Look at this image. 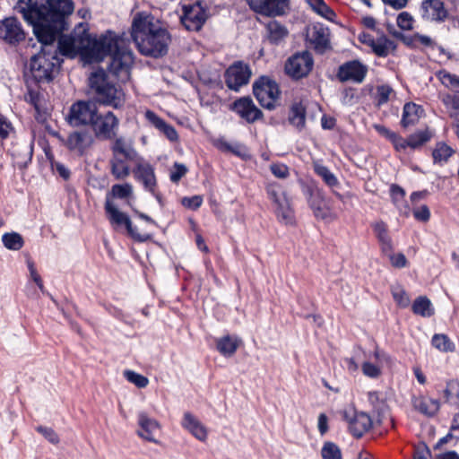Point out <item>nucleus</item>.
Wrapping results in <instances>:
<instances>
[{
  "label": "nucleus",
  "mask_w": 459,
  "mask_h": 459,
  "mask_svg": "<svg viewBox=\"0 0 459 459\" xmlns=\"http://www.w3.org/2000/svg\"><path fill=\"white\" fill-rule=\"evenodd\" d=\"M87 30V23L80 22L73 34L60 36L57 47L60 54L70 58L80 54L87 64L101 62L109 55V72L122 82L128 81L134 57L131 50L124 46V40L110 30L98 37Z\"/></svg>",
  "instance_id": "nucleus-1"
},
{
  "label": "nucleus",
  "mask_w": 459,
  "mask_h": 459,
  "mask_svg": "<svg viewBox=\"0 0 459 459\" xmlns=\"http://www.w3.org/2000/svg\"><path fill=\"white\" fill-rule=\"evenodd\" d=\"M17 13L33 28L40 43H54L59 33L66 29L65 18L74 11L72 0H19L15 4Z\"/></svg>",
  "instance_id": "nucleus-2"
},
{
  "label": "nucleus",
  "mask_w": 459,
  "mask_h": 459,
  "mask_svg": "<svg viewBox=\"0 0 459 459\" xmlns=\"http://www.w3.org/2000/svg\"><path fill=\"white\" fill-rule=\"evenodd\" d=\"M131 37L143 55L154 57L165 55L170 42L167 30L147 13H138L134 16Z\"/></svg>",
  "instance_id": "nucleus-3"
},
{
  "label": "nucleus",
  "mask_w": 459,
  "mask_h": 459,
  "mask_svg": "<svg viewBox=\"0 0 459 459\" xmlns=\"http://www.w3.org/2000/svg\"><path fill=\"white\" fill-rule=\"evenodd\" d=\"M90 86L96 93L97 100L113 108H121L126 102L124 91L110 83L107 80L106 73L99 70L91 74L89 78Z\"/></svg>",
  "instance_id": "nucleus-4"
},
{
  "label": "nucleus",
  "mask_w": 459,
  "mask_h": 459,
  "mask_svg": "<svg viewBox=\"0 0 459 459\" xmlns=\"http://www.w3.org/2000/svg\"><path fill=\"white\" fill-rule=\"evenodd\" d=\"M53 43H41V51L30 59V68L33 78L38 82H48L52 79L56 67L59 65L56 53H51L48 48Z\"/></svg>",
  "instance_id": "nucleus-5"
},
{
  "label": "nucleus",
  "mask_w": 459,
  "mask_h": 459,
  "mask_svg": "<svg viewBox=\"0 0 459 459\" xmlns=\"http://www.w3.org/2000/svg\"><path fill=\"white\" fill-rule=\"evenodd\" d=\"M254 95L260 105L267 109H273L280 97L278 84L272 79L260 77L253 85Z\"/></svg>",
  "instance_id": "nucleus-6"
},
{
  "label": "nucleus",
  "mask_w": 459,
  "mask_h": 459,
  "mask_svg": "<svg viewBox=\"0 0 459 459\" xmlns=\"http://www.w3.org/2000/svg\"><path fill=\"white\" fill-rule=\"evenodd\" d=\"M314 59L308 51L292 55L285 63V73L293 79L307 77L312 71Z\"/></svg>",
  "instance_id": "nucleus-7"
},
{
  "label": "nucleus",
  "mask_w": 459,
  "mask_h": 459,
  "mask_svg": "<svg viewBox=\"0 0 459 459\" xmlns=\"http://www.w3.org/2000/svg\"><path fill=\"white\" fill-rule=\"evenodd\" d=\"M97 113L98 108L94 102L77 101L70 108L68 122L74 126L89 125L94 121Z\"/></svg>",
  "instance_id": "nucleus-8"
},
{
  "label": "nucleus",
  "mask_w": 459,
  "mask_h": 459,
  "mask_svg": "<svg viewBox=\"0 0 459 459\" xmlns=\"http://www.w3.org/2000/svg\"><path fill=\"white\" fill-rule=\"evenodd\" d=\"M96 138L100 140H109L116 135L118 129L119 120L108 111L104 115H96L94 121L91 124Z\"/></svg>",
  "instance_id": "nucleus-9"
},
{
  "label": "nucleus",
  "mask_w": 459,
  "mask_h": 459,
  "mask_svg": "<svg viewBox=\"0 0 459 459\" xmlns=\"http://www.w3.org/2000/svg\"><path fill=\"white\" fill-rule=\"evenodd\" d=\"M342 416L348 424L350 432L356 437H360L372 426V420L367 413L357 411L351 406L343 410Z\"/></svg>",
  "instance_id": "nucleus-10"
},
{
  "label": "nucleus",
  "mask_w": 459,
  "mask_h": 459,
  "mask_svg": "<svg viewBox=\"0 0 459 459\" xmlns=\"http://www.w3.org/2000/svg\"><path fill=\"white\" fill-rule=\"evenodd\" d=\"M105 210L108 215V219L111 224L116 226L125 225L130 236L134 239L140 242H144L151 238L149 234L138 233L137 230L133 227L129 217L126 213L120 212L108 199L106 201Z\"/></svg>",
  "instance_id": "nucleus-11"
},
{
  "label": "nucleus",
  "mask_w": 459,
  "mask_h": 459,
  "mask_svg": "<svg viewBox=\"0 0 459 459\" xmlns=\"http://www.w3.org/2000/svg\"><path fill=\"white\" fill-rule=\"evenodd\" d=\"M94 143V136L89 130H75L71 132L65 145L73 153L82 156L84 155Z\"/></svg>",
  "instance_id": "nucleus-12"
},
{
  "label": "nucleus",
  "mask_w": 459,
  "mask_h": 459,
  "mask_svg": "<svg viewBox=\"0 0 459 459\" xmlns=\"http://www.w3.org/2000/svg\"><path fill=\"white\" fill-rule=\"evenodd\" d=\"M26 34L21 22L14 17L0 21V39L9 45H16L25 39Z\"/></svg>",
  "instance_id": "nucleus-13"
},
{
  "label": "nucleus",
  "mask_w": 459,
  "mask_h": 459,
  "mask_svg": "<svg viewBox=\"0 0 459 459\" xmlns=\"http://www.w3.org/2000/svg\"><path fill=\"white\" fill-rule=\"evenodd\" d=\"M207 18L205 9L200 3L183 5L181 22L188 30H199Z\"/></svg>",
  "instance_id": "nucleus-14"
},
{
  "label": "nucleus",
  "mask_w": 459,
  "mask_h": 459,
  "mask_svg": "<svg viewBox=\"0 0 459 459\" xmlns=\"http://www.w3.org/2000/svg\"><path fill=\"white\" fill-rule=\"evenodd\" d=\"M289 0H248L252 10L266 16L282 15L289 9Z\"/></svg>",
  "instance_id": "nucleus-15"
},
{
  "label": "nucleus",
  "mask_w": 459,
  "mask_h": 459,
  "mask_svg": "<svg viewBox=\"0 0 459 459\" xmlns=\"http://www.w3.org/2000/svg\"><path fill=\"white\" fill-rule=\"evenodd\" d=\"M390 360V357L385 352L377 349L362 363L361 370L366 377L377 378L381 376L384 366L389 365Z\"/></svg>",
  "instance_id": "nucleus-16"
},
{
  "label": "nucleus",
  "mask_w": 459,
  "mask_h": 459,
  "mask_svg": "<svg viewBox=\"0 0 459 459\" xmlns=\"http://www.w3.org/2000/svg\"><path fill=\"white\" fill-rule=\"evenodd\" d=\"M251 72L247 65L242 63H236L230 65L226 71L227 86L234 91L247 84L249 81Z\"/></svg>",
  "instance_id": "nucleus-17"
},
{
  "label": "nucleus",
  "mask_w": 459,
  "mask_h": 459,
  "mask_svg": "<svg viewBox=\"0 0 459 459\" xmlns=\"http://www.w3.org/2000/svg\"><path fill=\"white\" fill-rule=\"evenodd\" d=\"M432 136L433 134L429 128L416 131L408 138H403L400 135L395 151L402 153H407L408 150L419 149L430 141Z\"/></svg>",
  "instance_id": "nucleus-18"
},
{
  "label": "nucleus",
  "mask_w": 459,
  "mask_h": 459,
  "mask_svg": "<svg viewBox=\"0 0 459 459\" xmlns=\"http://www.w3.org/2000/svg\"><path fill=\"white\" fill-rule=\"evenodd\" d=\"M329 30L320 23L308 27L307 39L318 52H324L329 47Z\"/></svg>",
  "instance_id": "nucleus-19"
},
{
  "label": "nucleus",
  "mask_w": 459,
  "mask_h": 459,
  "mask_svg": "<svg viewBox=\"0 0 459 459\" xmlns=\"http://www.w3.org/2000/svg\"><path fill=\"white\" fill-rule=\"evenodd\" d=\"M182 428L190 433L194 437L201 442H205L208 438V429L194 414L186 411L181 420Z\"/></svg>",
  "instance_id": "nucleus-20"
},
{
  "label": "nucleus",
  "mask_w": 459,
  "mask_h": 459,
  "mask_svg": "<svg viewBox=\"0 0 459 459\" xmlns=\"http://www.w3.org/2000/svg\"><path fill=\"white\" fill-rule=\"evenodd\" d=\"M367 74V67L359 61H351L340 66L338 78L342 82H361Z\"/></svg>",
  "instance_id": "nucleus-21"
},
{
  "label": "nucleus",
  "mask_w": 459,
  "mask_h": 459,
  "mask_svg": "<svg viewBox=\"0 0 459 459\" xmlns=\"http://www.w3.org/2000/svg\"><path fill=\"white\" fill-rule=\"evenodd\" d=\"M138 425L140 429L137 431V435L140 437L149 442L159 443L155 438V434L160 429V425L156 420L150 418L145 412H140Z\"/></svg>",
  "instance_id": "nucleus-22"
},
{
  "label": "nucleus",
  "mask_w": 459,
  "mask_h": 459,
  "mask_svg": "<svg viewBox=\"0 0 459 459\" xmlns=\"http://www.w3.org/2000/svg\"><path fill=\"white\" fill-rule=\"evenodd\" d=\"M232 109L247 122L252 123L262 117V112L249 98H241L233 103Z\"/></svg>",
  "instance_id": "nucleus-23"
},
{
  "label": "nucleus",
  "mask_w": 459,
  "mask_h": 459,
  "mask_svg": "<svg viewBox=\"0 0 459 459\" xmlns=\"http://www.w3.org/2000/svg\"><path fill=\"white\" fill-rule=\"evenodd\" d=\"M421 16L428 21H443L447 12L440 0H425L421 4Z\"/></svg>",
  "instance_id": "nucleus-24"
},
{
  "label": "nucleus",
  "mask_w": 459,
  "mask_h": 459,
  "mask_svg": "<svg viewBox=\"0 0 459 459\" xmlns=\"http://www.w3.org/2000/svg\"><path fill=\"white\" fill-rule=\"evenodd\" d=\"M278 190L273 187L268 189V194L277 204L276 213L280 221L285 224H289L292 221V211L290 206L289 201L284 197L278 195Z\"/></svg>",
  "instance_id": "nucleus-25"
},
{
  "label": "nucleus",
  "mask_w": 459,
  "mask_h": 459,
  "mask_svg": "<svg viewBox=\"0 0 459 459\" xmlns=\"http://www.w3.org/2000/svg\"><path fill=\"white\" fill-rule=\"evenodd\" d=\"M11 155L15 166L25 168L32 158V145L30 143H16L11 149Z\"/></svg>",
  "instance_id": "nucleus-26"
},
{
  "label": "nucleus",
  "mask_w": 459,
  "mask_h": 459,
  "mask_svg": "<svg viewBox=\"0 0 459 459\" xmlns=\"http://www.w3.org/2000/svg\"><path fill=\"white\" fill-rule=\"evenodd\" d=\"M145 118L151 123L156 129L162 133L169 141L176 142L178 138L176 129L167 124L161 117L156 115L152 110H147L144 114Z\"/></svg>",
  "instance_id": "nucleus-27"
},
{
  "label": "nucleus",
  "mask_w": 459,
  "mask_h": 459,
  "mask_svg": "<svg viewBox=\"0 0 459 459\" xmlns=\"http://www.w3.org/2000/svg\"><path fill=\"white\" fill-rule=\"evenodd\" d=\"M412 405L415 410L428 417L436 415L440 408L438 400L425 396L414 397Z\"/></svg>",
  "instance_id": "nucleus-28"
},
{
  "label": "nucleus",
  "mask_w": 459,
  "mask_h": 459,
  "mask_svg": "<svg viewBox=\"0 0 459 459\" xmlns=\"http://www.w3.org/2000/svg\"><path fill=\"white\" fill-rule=\"evenodd\" d=\"M241 343V339L236 335H225L216 340L217 350L224 357L233 356Z\"/></svg>",
  "instance_id": "nucleus-29"
},
{
  "label": "nucleus",
  "mask_w": 459,
  "mask_h": 459,
  "mask_svg": "<svg viewBox=\"0 0 459 459\" xmlns=\"http://www.w3.org/2000/svg\"><path fill=\"white\" fill-rule=\"evenodd\" d=\"M136 178L143 182L144 187L153 192L156 179L153 168L147 162H139L135 169Z\"/></svg>",
  "instance_id": "nucleus-30"
},
{
  "label": "nucleus",
  "mask_w": 459,
  "mask_h": 459,
  "mask_svg": "<svg viewBox=\"0 0 459 459\" xmlns=\"http://www.w3.org/2000/svg\"><path fill=\"white\" fill-rule=\"evenodd\" d=\"M423 115V108L412 102L406 103L403 107L401 124L403 127H408L417 124Z\"/></svg>",
  "instance_id": "nucleus-31"
},
{
  "label": "nucleus",
  "mask_w": 459,
  "mask_h": 459,
  "mask_svg": "<svg viewBox=\"0 0 459 459\" xmlns=\"http://www.w3.org/2000/svg\"><path fill=\"white\" fill-rule=\"evenodd\" d=\"M373 231L380 243L382 252L394 250L393 240L388 234L387 226L383 221H376L372 224Z\"/></svg>",
  "instance_id": "nucleus-32"
},
{
  "label": "nucleus",
  "mask_w": 459,
  "mask_h": 459,
  "mask_svg": "<svg viewBox=\"0 0 459 459\" xmlns=\"http://www.w3.org/2000/svg\"><path fill=\"white\" fill-rule=\"evenodd\" d=\"M113 156L125 158L126 160H134L137 152L133 148L132 143L123 137L117 138L111 147Z\"/></svg>",
  "instance_id": "nucleus-33"
},
{
  "label": "nucleus",
  "mask_w": 459,
  "mask_h": 459,
  "mask_svg": "<svg viewBox=\"0 0 459 459\" xmlns=\"http://www.w3.org/2000/svg\"><path fill=\"white\" fill-rule=\"evenodd\" d=\"M414 314L423 317H430L434 315V307L431 301L425 296L418 297L412 304Z\"/></svg>",
  "instance_id": "nucleus-34"
},
{
  "label": "nucleus",
  "mask_w": 459,
  "mask_h": 459,
  "mask_svg": "<svg viewBox=\"0 0 459 459\" xmlns=\"http://www.w3.org/2000/svg\"><path fill=\"white\" fill-rule=\"evenodd\" d=\"M125 158L113 156L111 159V171L117 179H123L130 174L128 161Z\"/></svg>",
  "instance_id": "nucleus-35"
},
{
  "label": "nucleus",
  "mask_w": 459,
  "mask_h": 459,
  "mask_svg": "<svg viewBox=\"0 0 459 459\" xmlns=\"http://www.w3.org/2000/svg\"><path fill=\"white\" fill-rule=\"evenodd\" d=\"M269 39L273 43H279L288 35L287 28L277 21H271L266 25Z\"/></svg>",
  "instance_id": "nucleus-36"
},
{
  "label": "nucleus",
  "mask_w": 459,
  "mask_h": 459,
  "mask_svg": "<svg viewBox=\"0 0 459 459\" xmlns=\"http://www.w3.org/2000/svg\"><path fill=\"white\" fill-rule=\"evenodd\" d=\"M436 77L448 90L459 92V76L456 74H451L446 70H440L436 73Z\"/></svg>",
  "instance_id": "nucleus-37"
},
{
  "label": "nucleus",
  "mask_w": 459,
  "mask_h": 459,
  "mask_svg": "<svg viewBox=\"0 0 459 459\" xmlns=\"http://www.w3.org/2000/svg\"><path fill=\"white\" fill-rule=\"evenodd\" d=\"M453 153L454 150L452 147L444 142H438L433 149L432 157L435 163L442 164L446 162Z\"/></svg>",
  "instance_id": "nucleus-38"
},
{
  "label": "nucleus",
  "mask_w": 459,
  "mask_h": 459,
  "mask_svg": "<svg viewBox=\"0 0 459 459\" xmlns=\"http://www.w3.org/2000/svg\"><path fill=\"white\" fill-rule=\"evenodd\" d=\"M306 2L316 14L328 21H332L335 16L333 11L324 0H306Z\"/></svg>",
  "instance_id": "nucleus-39"
},
{
  "label": "nucleus",
  "mask_w": 459,
  "mask_h": 459,
  "mask_svg": "<svg viewBox=\"0 0 459 459\" xmlns=\"http://www.w3.org/2000/svg\"><path fill=\"white\" fill-rule=\"evenodd\" d=\"M431 344L441 352H452L455 348V343L444 333L434 334Z\"/></svg>",
  "instance_id": "nucleus-40"
},
{
  "label": "nucleus",
  "mask_w": 459,
  "mask_h": 459,
  "mask_svg": "<svg viewBox=\"0 0 459 459\" xmlns=\"http://www.w3.org/2000/svg\"><path fill=\"white\" fill-rule=\"evenodd\" d=\"M445 402L450 404L459 403V382L456 380H450L446 383V388L443 391Z\"/></svg>",
  "instance_id": "nucleus-41"
},
{
  "label": "nucleus",
  "mask_w": 459,
  "mask_h": 459,
  "mask_svg": "<svg viewBox=\"0 0 459 459\" xmlns=\"http://www.w3.org/2000/svg\"><path fill=\"white\" fill-rule=\"evenodd\" d=\"M2 241L7 249L13 251L20 250L24 245L22 237L16 232L4 234L2 237Z\"/></svg>",
  "instance_id": "nucleus-42"
},
{
  "label": "nucleus",
  "mask_w": 459,
  "mask_h": 459,
  "mask_svg": "<svg viewBox=\"0 0 459 459\" xmlns=\"http://www.w3.org/2000/svg\"><path fill=\"white\" fill-rule=\"evenodd\" d=\"M313 167L315 172L322 178L327 186L331 187L338 186L339 182L337 178L328 169V168L319 162H314Z\"/></svg>",
  "instance_id": "nucleus-43"
},
{
  "label": "nucleus",
  "mask_w": 459,
  "mask_h": 459,
  "mask_svg": "<svg viewBox=\"0 0 459 459\" xmlns=\"http://www.w3.org/2000/svg\"><path fill=\"white\" fill-rule=\"evenodd\" d=\"M393 47V42L387 38L381 36L375 39L371 48L374 53L380 56H385Z\"/></svg>",
  "instance_id": "nucleus-44"
},
{
  "label": "nucleus",
  "mask_w": 459,
  "mask_h": 459,
  "mask_svg": "<svg viewBox=\"0 0 459 459\" xmlns=\"http://www.w3.org/2000/svg\"><path fill=\"white\" fill-rule=\"evenodd\" d=\"M289 120L291 125L298 128H301L305 125V109L299 105H294L290 109Z\"/></svg>",
  "instance_id": "nucleus-45"
},
{
  "label": "nucleus",
  "mask_w": 459,
  "mask_h": 459,
  "mask_svg": "<svg viewBox=\"0 0 459 459\" xmlns=\"http://www.w3.org/2000/svg\"><path fill=\"white\" fill-rule=\"evenodd\" d=\"M321 456L323 459H342V452L336 444L327 441L321 448Z\"/></svg>",
  "instance_id": "nucleus-46"
},
{
  "label": "nucleus",
  "mask_w": 459,
  "mask_h": 459,
  "mask_svg": "<svg viewBox=\"0 0 459 459\" xmlns=\"http://www.w3.org/2000/svg\"><path fill=\"white\" fill-rule=\"evenodd\" d=\"M393 298L401 307H407L410 305V297L401 285L393 286L391 289Z\"/></svg>",
  "instance_id": "nucleus-47"
},
{
  "label": "nucleus",
  "mask_w": 459,
  "mask_h": 459,
  "mask_svg": "<svg viewBox=\"0 0 459 459\" xmlns=\"http://www.w3.org/2000/svg\"><path fill=\"white\" fill-rule=\"evenodd\" d=\"M124 377L128 382L134 384L138 388H144L149 384V379L146 377L133 370H125Z\"/></svg>",
  "instance_id": "nucleus-48"
},
{
  "label": "nucleus",
  "mask_w": 459,
  "mask_h": 459,
  "mask_svg": "<svg viewBox=\"0 0 459 459\" xmlns=\"http://www.w3.org/2000/svg\"><path fill=\"white\" fill-rule=\"evenodd\" d=\"M29 101L34 106V108L38 114V119H44L45 115L48 112V108L44 106V100H41L40 97L30 91L29 93Z\"/></svg>",
  "instance_id": "nucleus-49"
},
{
  "label": "nucleus",
  "mask_w": 459,
  "mask_h": 459,
  "mask_svg": "<svg viewBox=\"0 0 459 459\" xmlns=\"http://www.w3.org/2000/svg\"><path fill=\"white\" fill-rule=\"evenodd\" d=\"M386 255L394 268H404L408 265V260L403 253H393V250L389 252H383Z\"/></svg>",
  "instance_id": "nucleus-50"
},
{
  "label": "nucleus",
  "mask_w": 459,
  "mask_h": 459,
  "mask_svg": "<svg viewBox=\"0 0 459 459\" xmlns=\"http://www.w3.org/2000/svg\"><path fill=\"white\" fill-rule=\"evenodd\" d=\"M133 187L130 184H117L114 185L111 188V195L113 197L124 199L132 195Z\"/></svg>",
  "instance_id": "nucleus-51"
},
{
  "label": "nucleus",
  "mask_w": 459,
  "mask_h": 459,
  "mask_svg": "<svg viewBox=\"0 0 459 459\" xmlns=\"http://www.w3.org/2000/svg\"><path fill=\"white\" fill-rule=\"evenodd\" d=\"M394 93L393 89L386 84L379 85L377 88V105L381 106L385 104L392 94Z\"/></svg>",
  "instance_id": "nucleus-52"
},
{
  "label": "nucleus",
  "mask_w": 459,
  "mask_h": 459,
  "mask_svg": "<svg viewBox=\"0 0 459 459\" xmlns=\"http://www.w3.org/2000/svg\"><path fill=\"white\" fill-rule=\"evenodd\" d=\"M442 101L446 108L450 111L451 117H453L456 112H459V96L446 94L443 97Z\"/></svg>",
  "instance_id": "nucleus-53"
},
{
  "label": "nucleus",
  "mask_w": 459,
  "mask_h": 459,
  "mask_svg": "<svg viewBox=\"0 0 459 459\" xmlns=\"http://www.w3.org/2000/svg\"><path fill=\"white\" fill-rule=\"evenodd\" d=\"M374 128L381 135H383L386 139H388L394 145V150H396V146H397L399 136H400L398 134H396L393 131H390L389 129H387L386 127H385L384 126H381V125H375Z\"/></svg>",
  "instance_id": "nucleus-54"
},
{
  "label": "nucleus",
  "mask_w": 459,
  "mask_h": 459,
  "mask_svg": "<svg viewBox=\"0 0 459 459\" xmlns=\"http://www.w3.org/2000/svg\"><path fill=\"white\" fill-rule=\"evenodd\" d=\"M36 430L51 444L56 445L59 443V437L53 429L46 426H39Z\"/></svg>",
  "instance_id": "nucleus-55"
},
{
  "label": "nucleus",
  "mask_w": 459,
  "mask_h": 459,
  "mask_svg": "<svg viewBox=\"0 0 459 459\" xmlns=\"http://www.w3.org/2000/svg\"><path fill=\"white\" fill-rule=\"evenodd\" d=\"M187 172V168L181 163L176 162L170 170L169 178L174 183H178Z\"/></svg>",
  "instance_id": "nucleus-56"
},
{
  "label": "nucleus",
  "mask_w": 459,
  "mask_h": 459,
  "mask_svg": "<svg viewBox=\"0 0 459 459\" xmlns=\"http://www.w3.org/2000/svg\"><path fill=\"white\" fill-rule=\"evenodd\" d=\"M26 264L30 273V279L38 285L41 290H43V282L37 272L34 262L30 258H28L26 260Z\"/></svg>",
  "instance_id": "nucleus-57"
},
{
  "label": "nucleus",
  "mask_w": 459,
  "mask_h": 459,
  "mask_svg": "<svg viewBox=\"0 0 459 459\" xmlns=\"http://www.w3.org/2000/svg\"><path fill=\"white\" fill-rule=\"evenodd\" d=\"M413 24V18L406 12L401 13L397 17V25L404 30H411Z\"/></svg>",
  "instance_id": "nucleus-58"
},
{
  "label": "nucleus",
  "mask_w": 459,
  "mask_h": 459,
  "mask_svg": "<svg viewBox=\"0 0 459 459\" xmlns=\"http://www.w3.org/2000/svg\"><path fill=\"white\" fill-rule=\"evenodd\" d=\"M51 166L54 173L58 175L64 180H68L70 178L71 171L65 164L58 161H53Z\"/></svg>",
  "instance_id": "nucleus-59"
},
{
  "label": "nucleus",
  "mask_w": 459,
  "mask_h": 459,
  "mask_svg": "<svg viewBox=\"0 0 459 459\" xmlns=\"http://www.w3.org/2000/svg\"><path fill=\"white\" fill-rule=\"evenodd\" d=\"M203 197L201 195H194L191 197H184L182 199V204L191 210L198 209L203 204Z\"/></svg>",
  "instance_id": "nucleus-60"
},
{
  "label": "nucleus",
  "mask_w": 459,
  "mask_h": 459,
  "mask_svg": "<svg viewBox=\"0 0 459 459\" xmlns=\"http://www.w3.org/2000/svg\"><path fill=\"white\" fill-rule=\"evenodd\" d=\"M270 169L276 178H286L289 176V168L282 163H273Z\"/></svg>",
  "instance_id": "nucleus-61"
},
{
  "label": "nucleus",
  "mask_w": 459,
  "mask_h": 459,
  "mask_svg": "<svg viewBox=\"0 0 459 459\" xmlns=\"http://www.w3.org/2000/svg\"><path fill=\"white\" fill-rule=\"evenodd\" d=\"M413 215L418 221H428L430 217V212L426 205H421L420 207L413 210Z\"/></svg>",
  "instance_id": "nucleus-62"
},
{
  "label": "nucleus",
  "mask_w": 459,
  "mask_h": 459,
  "mask_svg": "<svg viewBox=\"0 0 459 459\" xmlns=\"http://www.w3.org/2000/svg\"><path fill=\"white\" fill-rule=\"evenodd\" d=\"M12 130L11 123L0 115V141L6 138Z\"/></svg>",
  "instance_id": "nucleus-63"
},
{
  "label": "nucleus",
  "mask_w": 459,
  "mask_h": 459,
  "mask_svg": "<svg viewBox=\"0 0 459 459\" xmlns=\"http://www.w3.org/2000/svg\"><path fill=\"white\" fill-rule=\"evenodd\" d=\"M391 195H392L393 201L394 202V204H397L399 202H401L403 199V197L405 195V192L403 188H401L398 186H392Z\"/></svg>",
  "instance_id": "nucleus-64"
}]
</instances>
